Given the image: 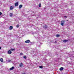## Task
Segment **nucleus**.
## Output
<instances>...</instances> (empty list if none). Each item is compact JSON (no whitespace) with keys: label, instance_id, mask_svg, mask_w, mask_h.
Here are the masks:
<instances>
[{"label":"nucleus","instance_id":"f257e3e1","mask_svg":"<svg viewBox=\"0 0 74 74\" xmlns=\"http://www.w3.org/2000/svg\"><path fill=\"white\" fill-rule=\"evenodd\" d=\"M40 44H41V43L39 42L37 44V47H38V48H40Z\"/></svg>","mask_w":74,"mask_h":74},{"label":"nucleus","instance_id":"f03ea898","mask_svg":"<svg viewBox=\"0 0 74 74\" xmlns=\"http://www.w3.org/2000/svg\"><path fill=\"white\" fill-rule=\"evenodd\" d=\"M64 23V21H62L61 22V24L62 26H63Z\"/></svg>","mask_w":74,"mask_h":74},{"label":"nucleus","instance_id":"7ed1b4c3","mask_svg":"<svg viewBox=\"0 0 74 74\" xmlns=\"http://www.w3.org/2000/svg\"><path fill=\"white\" fill-rule=\"evenodd\" d=\"M30 42V41L29 40H27L25 41V43H29Z\"/></svg>","mask_w":74,"mask_h":74},{"label":"nucleus","instance_id":"20e7f679","mask_svg":"<svg viewBox=\"0 0 74 74\" xmlns=\"http://www.w3.org/2000/svg\"><path fill=\"white\" fill-rule=\"evenodd\" d=\"M22 66H23V63H20L19 64V66L20 67H22Z\"/></svg>","mask_w":74,"mask_h":74},{"label":"nucleus","instance_id":"39448f33","mask_svg":"<svg viewBox=\"0 0 74 74\" xmlns=\"http://www.w3.org/2000/svg\"><path fill=\"white\" fill-rule=\"evenodd\" d=\"M8 54H11L12 53V52L10 50H9L8 51Z\"/></svg>","mask_w":74,"mask_h":74},{"label":"nucleus","instance_id":"423d86ee","mask_svg":"<svg viewBox=\"0 0 74 74\" xmlns=\"http://www.w3.org/2000/svg\"><path fill=\"white\" fill-rule=\"evenodd\" d=\"M48 27L47 26V25H45V26H44L43 27V28H44V29H46Z\"/></svg>","mask_w":74,"mask_h":74},{"label":"nucleus","instance_id":"0eeeda50","mask_svg":"<svg viewBox=\"0 0 74 74\" xmlns=\"http://www.w3.org/2000/svg\"><path fill=\"white\" fill-rule=\"evenodd\" d=\"M13 29V27L12 26H11L9 27V29L10 30H12Z\"/></svg>","mask_w":74,"mask_h":74},{"label":"nucleus","instance_id":"6e6552de","mask_svg":"<svg viewBox=\"0 0 74 74\" xmlns=\"http://www.w3.org/2000/svg\"><path fill=\"white\" fill-rule=\"evenodd\" d=\"M13 9H14V7L12 6H11L10 7V10H13Z\"/></svg>","mask_w":74,"mask_h":74},{"label":"nucleus","instance_id":"1a4fd4ad","mask_svg":"<svg viewBox=\"0 0 74 74\" xmlns=\"http://www.w3.org/2000/svg\"><path fill=\"white\" fill-rule=\"evenodd\" d=\"M23 5H19V9L21 8H22V7H23Z\"/></svg>","mask_w":74,"mask_h":74},{"label":"nucleus","instance_id":"9d476101","mask_svg":"<svg viewBox=\"0 0 74 74\" xmlns=\"http://www.w3.org/2000/svg\"><path fill=\"white\" fill-rule=\"evenodd\" d=\"M18 2H17L15 3V6L16 7V6H18Z\"/></svg>","mask_w":74,"mask_h":74},{"label":"nucleus","instance_id":"9b49d317","mask_svg":"<svg viewBox=\"0 0 74 74\" xmlns=\"http://www.w3.org/2000/svg\"><path fill=\"white\" fill-rule=\"evenodd\" d=\"M14 67L12 66V68L10 69V70H14Z\"/></svg>","mask_w":74,"mask_h":74},{"label":"nucleus","instance_id":"f8f14e48","mask_svg":"<svg viewBox=\"0 0 74 74\" xmlns=\"http://www.w3.org/2000/svg\"><path fill=\"white\" fill-rule=\"evenodd\" d=\"M67 41H68V40H63V42H66Z\"/></svg>","mask_w":74,"mask_h":74},{"label":"nucleus","instance_id":"ddd939ff","mask_svg":"<svg viewBox=\"0 0 74 74\" xmlns=\"http://www.w3.org/2000/svg\"><path fill=\"white\" fill-rule=\"evenodd\" d=\"M63 70V68L62 67H61L60 69V71H62V70Z\"/></svg>","mask_w":74,"mask_h":74},{"label":"nucleus","instance_id":"4468645a","mask_svg":"<svg viewBox=\"0 0 74 74\" xmlns=\"http://www.w3.org/2000/svg\"><path fill=\"white\" fill-rule=\"evenodd\" d=\"M13 15V14H12V13L10 14V17H12Z\"/></svg>","mask_w":74,"mask_h":74},{"label":"nucleus","instance_id":"2eb2a0df","mask_svg":"<svg viewBox=\"0 0 74 74\" xmlns=\"http://www.w3.org/2000/svg\"><path fill=\"white\" fill-rule=\"evenodd\" d=\"M0 61H1V62H3V58L1 59Z\"/></svg>","mask_w":74,"mask_h":74},{"label":"nucleus","instance_id":"dca6fc26","mask_svg":"<svg viewBox=\"0 0 74 74\" xmlns=\"http://www.w3.org/2000/svg\"><path fill=\"white\" fill-rule=\"evenodd\" d=\"M49 56H51L52 55V54L50 53H49L48 54Z\"/></svg>","mask_w":74,"mask_h":74},{"label":"nucleus","instance_id":"f3484780","mask_svg":"<svg viewBox=\"0 0 74 74\" xmlns=\"http://www.w3.org/2000/svg\"><path fill=\"white\" fill-rule=\"evenodd\" d=\"M56 37H60V35L59 34H57L56 35Z\"/></svg>","mask_w":74,"mask_h":74},{"label":"nucleus","instance_id":"a211bd4d","mask_svg":"<svg viewBox=\"0 0 74 74\" xmlns=\"http://www.w3.org/2000/svg\"><path fill=\"white\" fill-rule=\"evenodd\" d=\"M23 58H24V59H26V58H27V57H26V56H23Z\"/></svg>","mask_w":74,"mask_h":74},{"label":"nucleus","instance_id":"6ab92c4d","mask_svg":"<svg viewBox=\"0 0 74 74\" xmlns=\"http://www.w3.org/2000/svg\"><path fill=\"white\" fill-rule=\"evenodd\" d=\"M8 62H12V61H11V60H9L8 61Z\"/></svg>","mask_w":74,"mask_h":74},{"label":"nucleus","instance_id":"aec40b11","mask_svg":"<svg viewBox=\"0 0 74 74\" xmlns=\"http://www.w3.org/2000/svg\"><path fill=\"white\" fill-rule=\"evenodd\" d=\"M39 68H40V69H42V66H39Z\"/></svg>","mask_w":74,"mask_h":74},{"label":"nucleus","instance_id":"412c9836","mask_svg":"<svg viewBox=\"0 0 74 74\" xmlns=\"http://www.w3.org/2000/svg\"><path fill=\"white\" fill-rule=\"evenodd\" d=\"M16 27H19V25H17Z\"/></svg>","mask_w":74,"mask_h":74},{"label":"nucleus","instance_id":"4be33fe9","mask_svg":"<svg viewBox=\"0 0 74 74\" xmlns=\"http://www.w3.org/2000/svg\"><path fill=\"white\" fill-rule=\"evenodd\" d=\"M10 50L11 51H14V50H15V49H11Z\"/></svg>","mask_w":74,"mask_h":74},{"label":"nucleus","instance_id":"5701e85b","mask_svg":"<svg viewBox=\"0 0 74 74\" xmlns=\"http://www.w3.org/2000/svg\"><path fill=\"white\" fill-rule=\"evenodd\" d=\"M39 7H41V3H39Z\"/></svg>","mask_w":74,"mask_h":74},{"label":"nucleus","instance_id":"b1692460","mask_svg":"<svg viewBox=\"0 0 74 74\" xmlns=\"http://www.w3.org/2000/svg\"><path fill=\"white\" fill-rule=\"evenodd\" d=\"M54 44H56V43H57V41H55L54 42Z\"/></svg>","mask_w":74,"mask_h":74},{"label":"nucleus","instance_id":"393cba45","mask_svg":"<svg viewBox=\"0 0 74 74\" xmlns=\"http://www.w3.org/2000/svg\"><path fill=\"white\" fill-rule=\"evenodd\" d=\"M20 55H23V53H20Z\"/></svg>","mask_w":74,"mask_h":74},{"label":"nucleus","instance_id":"a878e982","mask_svg":"<svg viewBox=\"0 0 74 74\" xmlns=\"http://www.w3.org/2000/svg\"><path fill=\"white\" fill-rule=\"evenodd\" d=\"M2 14V13H1V12H0V15H1Z\"/></svg>","mask_w":74,"mask_h":74},{"label":"nucleus","instance_id":"bb28decb","mask_svg":"<svg viewBox=\"0 0 74 74\" xmlns=\"http://www.w3.org/2000/svg\"><path fill=\"white\" fill-rule=\"evenodd\" d=\"M33 12V13H35V12H34V11H33V12Z\"/></svg>","mask_w":74,"mask_h":74},{"label":"nucleus","instance_id":"cd10ccee","mask_svg":"<svg viewBox=\"0 0 74 74\" xmlns=\"http://www.w3.org/2000/svg\"><path fill=\"white\" fill-rule=\"evenodd\" d=\"M22 74H26V73H22Z\"/></svg>","mask_w":74,"mask_h":74},{"label":"nucleus","instance_id":"c85d7f7f","mask_svg":"<svg viewBox=\"0 0 74 74\" xmlns=\"http://www.w3.org/2000/svg\"><path fill=\"white\" fill-rule=\"evenodd\" d=\"M1 49V47L0 46V49Z\"/></svg>","mask_w":74,"mask_h":74},{"label":"nucleus","instance_id":"c756f323","mask_svg":"<svg viewBox=\"0 0 74 74\" xmlns=\"http://www.w3.org/2000/svg\"><path fill=\"white\" fill-rule=\"evenodd\" d=\"M64 17H65V18H67V16H64Z\"/></svg>","mask_w":74,"mask_h":74},{"label":"nucleus","instance_id":"7c9ffc66","mask_svg":"<svg viewBox=\"0 0 74 74\" xmlns=\"http://www.w3.org/2000/svg\"><path fill=\"white\" fill-rule=\"evenodd\" d=\"M30 43H31V44H32V42H30Z\"/></svg>","mask_w":74,"mask_h":74}]
</instances>
